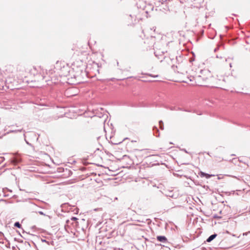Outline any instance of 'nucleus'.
I'll use <instances>...</instances> for the list:
<instances>
[{
	"mask_svg": "<svg viewBox=\"0 0 250 250\" xmlns=\"http://www.w3.org/2000/svg\"><path fill=\"white\" fill-rule=\"evenodd\" d=\"M200 74L194 77L197 85L208 86L213 83L214 79L209 70L208 69L201 70Z\"/></svg>",
	"mask_w": 250,
	"mask_h": 250,
	"instance_id": "f257e3e1",
	"label": "nucleus"
},
{
	"mask_svg": "<svg viewBox=\"0 0 250 250\" xmlns=\"http://www.w3.org/2000/svg\"><path fill=\"white\" fill-rule=\"evenodd\" d=\"M14 69V68L13 66L7 65L5 67L4 69L1 70L4 78H6L7 77H10V76H14L13 73Z\"/></svg>",
	"mask_w": 250,
	"mask_h": 250,
	"instance_id": "f03ea898",
	"label": "nucleus"
},
{
	"mask_svg": "<svg viewBox=\"0 0 250 250\" xmlns=\"http://www.w3.org/2000/svg\"><path fill=\"white\" fill-rule=\"evenodd\" d=\"M61 207L62 208L66 209V211L73 212L74 214H78L79 213V208H75L74 206H71L68 203H64Z\"/></svg>",
	"mask_w": 250,
	"mask_h": 250,
	"instance_id": "7ed1b4c3",
	"label": "nucleus"
},
{
	"mask_svg": "<svg viewBox=\"0 0 250 250\" xmlns=\"http://www.w3.org/2000/svg\"><path fill=\"white\" fill-rule=\"evenodd\" d=\"M3 87H6L7 88L12 89V83L15 82L14 76H10L5 79Z\"/></svg>",
	"mask_w": 250,
	"mask_h": 250,
	"instance_id": "20e7f679",
	"label": "nucleus"
},
{
	"mask_svg": "<svg viewBox=\"0 0 250 250\" xmlns=\"http://www.w3.org/2000/svg\"><path fill=\"white\" fill-rule=\"evenodd\" d=\"M21 162V158L18 155H15L11 159V163L14 165H17Z\"/></svg>",
	"mask_w": 250,
	"mask_h": 250,
	"instance_id": "39448f33",
	"label": "nucleus"
},
{
	"mask_svg": "<svg viewBox=\"0 0 250 250\" xmlns=\"http://www.w3.org/2000/svg\"><path fill=\"white\" fill-rule=\"evenodd\" d=\"M78 219L76 217H72L70 218V220L72 222V226L74 228H80L79 227V222L78 221Z\"/></svg>",
	"mask_w": 250,
	"mask_h": 250,
	"instance_id": "423d86ee",
	"label": "nucleus"
},
{
	"mask_svg": "<svg viewBox=\"0 0 250 250\" xmlns=\"http://www.w3.org/2000/svg\"><path fill=\"white\" fill-rule=\"evenodd\" d=\"M165 52L161 51L160 50H157L154 52V55L158 59H164V57H163Z\"/></svg>",
	"mask_w": 250,
	"mask_h": 250,
	"instance_id": "0eeeda50",
	"label": "nucleus"
},
{
	"mask_svg": "<svg viewBox=\"0 0 250 250\" xmlns=\"http://www.w3.org/2000/svg\"><path fill=\"white\" fill-rule=\"evenodd\" d=\"M74 90H77V89L74 88H69L66 91L65 94L67 95V96H75L77 94L73 92Z\"/></svg>",
	"mask_w": 250,
	"mask_h": 250,
	"instance_id": "6e6552de",
	"label": "nucleus"
},
{
	"mask_svg": "<svg viewBox=\"0 0 250 250\" xmlns=\"http://www.w3.org/2000/svg\"><path fill=\"white\" fill-rule=\"evenodd\" d=\"M156 239L157 241L162 242V243H166L167 242V239L165 236L163 235H158L156 237Z\"/></svg>",
	"mask_w": 250,
	"mask_h": 250,
	"instance_id": "1a4fd4ad",
	"label": "nucleus"
},
{
	"mask_svg": "<svg viewBox=\"0 0 250 250\" xmlns=\"http://www.w3.org/2000/svg\"><path fill=\"white\" fill-rule=\"evenodd\" d=\"M137 221L143 224H147L148 225H149L151 223V220L150 219L143 218L138 219Z\"/></svg>",
	"mask_w": 250,
	"mask_h": 250,
	"instance_id": "9d476101",
	"label": "nucleus"
},
{
	"mask_svg": "<svg viewBox=\"0 0 250 250\" xmlns=\"http://www.w3.org/2000/svg\"><path fill=\"white\" fill-rule=\"evenodd\" d=\"M198 174L200 176V177H205L207 179H209L211 176H213L212 175H211V174L205 173V172H203V171H200Z\"/></svg>",
	"mask_w": 250,
	"mask_h": 250,
	"instance_id": "9b49d317",
	"label": "nucleus"
},
{
	"mask_svg": "<svg viewBox=\"0 0 250 250\" xmlns=\"http://www.w3.org/2000/svg\"><path fill=\"white\" fill-rule=\"evenodd\" d=\"M22 130V129H15V130H9L8 131H7V132H5V133H4L2 136H5L7 134H8L10 133H17V132H21Z\"/></svg>",
	"mask_w": 250,
	"mask_h": 250,
	"instance_id": "f8f14e48",
	"label": "nucleus"
},
{
	"mask_svg": "<svg viewBox=\"0 0 250 250\" xmlns=\"http://www.w3.org/2000/svg\"><path fill=\"white\" fill-rule=\"evenodd\" d=\"M217 236V234L215 233L214 234L210 235L206 240V242L208 243H209L211 242L213 239H214L216 236Z\"/></svg>",
	"mask_w": 250,
	"mask_h": 250,
	"instance_id": "ddd939ff",
	"label": "nucleus"
},
{
	"mask_svg": "<svg viewBox=\"0 0 250 250\" xmlns=\"http://www.w3.org/2000/svg\"><path fill=\"white\" fill-rule=\"evenodd\" d=\"M153 132L154 135L156 137H158L160 136V132H159V130L158 128H157V127H156L155 126L153 127Z\"/></svg>",
	"mask_w": 250,
	"mask_h": 250,
	"instance_id": "4468645a",
	"label": "nucleus"
},
{
	"mask_svg": "<svg viewBox=\"0 0 250 250\" xmlns=\"http://www.w3.org/2000/svg\"><path fill=\"white\" fill-rule=\"evenodd\" d=\"M176 59L178 64H180L183 61V58L181 56H179V57L176 56Z\"/></svg>",
	"mask_w": 250,
	"mask_h": 250,
	"instance_id": "2eb2a0df",
	"label": "nucleus"
},
{
	"mask_svg": "<svg viewBox=\"0 0 250 250\" xmlns=\"http://www.w3.org/2000/svg\"><path fill=\"white\" fill-rule=\"evenodd\" d=\"M159 127L160 129L163 130L164 129V125L163 122L162 120L159 121Z\"/></svg>",
	"mask_w": 250,
	"mask_h": 250,
	"instance_id": "dca6fc26",
	"label": "nucleus"
},
{
	"mask_svg": "<svg viewBox=\"0 0 250 250\" xmlns=\"http://www.w3.org/2000/svg\"><path fill=\"white\" fill-rule=\"evenodd\" d=\"M72 222H71V220H70V219H68L65 222V228L66 227V226H72Z\"/></svg>",
	"mask_w": 250,
	"mask_h": 250,
	"instance_id": "f3484780",
	"label": "nucleus"
},
{
	"mask_svg": "<svg viewBox=\"0 0 250 250\" xmlns=\"http://www.w3.org/2000/svg\"><path fill=\"white\" fill-rule=\"evenodd\" d=\"M14 226L19 229L21 228V225L19 222H16L14 223Z\"/></svg>",
	"mask_w": 250,
	"mask_h": 250,
	"instance_id": "a211bd4d",
	"label": "nucleus"
},
{
	"mask_svg": "<svg viewBox=\"0 0 250 250\" xmlns=\"http://www.w3.org/2000/svg\"><path fill=\"white\" fill-rule=\"evenodd\" d=\"M36 212H37V213H39L40 214L42 215H44V216H47V215H46L45 214H44V213H43V211H39V210H36Z\"/></svg>",
	"mask_w": 250,
	"mask_h": 250,
	"instance_id": "6ab92c4d",
	"label": "nucleus"
},
{
	"mask_svg": "<svg viewBox=\"0 0 250 250\" xmlns=\"http://www.w3.org/2000/svg\"><path fill=\"white\" fill-rule=\"evenodd\" d=\"M171 110H176V108L175 106H171L169 108Z\"/></svg>",
	"mask_w": 250,
	"mask_h": 250,
	"instance_id": "aec40b11",
	"label": "nucleus"
},
{
	"mask_svg": "<svg viewBox=\"0 0 250 250\" xmlns=\"http://www.w3.org/2000/svg\"><path fill=\"white\" fill-rule=\"evenodd\" d=\"M23 136H24V140H25V141L27 145H29V146H31V144H30V143H29V142H28L26 140V139H25V134H23Z\"/></svg>",
	"mask_w": 250,
	"mask_h": 250,
	"instance_id": "412c9836",
	"label": "nucleus"
},
{
	"mask_svg": "<svg viewBox=\"0 0 250 250\" xmlns=\"http://www.w3.org/2000/svg\"><path fill=\"white\" fill-rule=\"evenodd\" d=\"M149 76L151 77H153V78H157V77H159V76L158 75H152V74H149Z\"/></svg>",
	"mask_w": 250,
	"mask_h": 250,
	"instance_id": "4be33fe9",
	"label": "nucleus"
},
{
	"mask_svg": "<svg viewBox=\"0 0 250 250\" xmlns=\"http://www.w3.org/2000/svg\"><path fill=\"white\" fill-rule=\"evenodd\" d=\"M243 235H246V236L249 235V237H250V231H249V232H246V233H244V234H243Z\"/></svg>",
	"mask_w": 250,
	"mask_h": 250,
	"instance_id": "5701e85b",
	"label": "nucleus"
},
{
	"mask_svg": "<svg viewBox=\"0 0 250 250\" xmlns=\"http://www.w3.org/2000/svg\"><path fill=\"white\" fill-rule=\"evenodd\" d=\"M24 245H25V246H26V247H27V246H30V243H29L28 242H26V241H25V242H24Z\"/></svg>",
	"mask_w": 250,
	"mask_h": 250,
	"instance_id": "b1692460",
	"label": "nucleus"
},
{
	"mask_svg": "<svg viewBox=\"0 0 250 250\" xmlns=\"http://www.w3.org/2000/svg\"><path fill=\"white\" fill-rule=\"evenodd\" d=\"M4 239L8 242L7 245H6V246L7 247H8V248H10V243H9V242L6 239V238H4Z\"/></svg>",
	"mask_w": 250,
	"mask_h": 250,
	"instance_id": "393cba45",
	"label": "nucleus"
},
{
	"mask_svg": "<svg viewBox=\"0 0 250 250\" xmlns=\"http://www.w3.org/2000/svg\"><path fill=\"white\" fill-rule=\"evenodd\" d=\"M4 160V157H0V162H3Z\"/></svg>",
	"mask_w": 250,
	"mask_h": 250,
	"instance_id": "a878e982",
	"label": "nucleus"
},
{
	"mask_svg": "<svg viewBox=\"0 0 250 250\" xmlns=\"http://www.w3.org/2000/svg\"><path fill=\"white\" fill-rule=\"evenodd\" d=\"M42 241L43 242H46L47 243L48 245H49V242L48 241H47L45 239H42Z\"/></svg>",
	"mask_w": 250,
	"mask_h": 250,
	"instance_id": "bb28decb",
	"label": "nucleus"
},
{
	"mask_svg": "<svg viewBox=\"0 0 250 250\" xmlns=\"http://www.w3.org/2000/svg\"><path fill=\"white\" fill-rule=\"evenodd\" d=\"M31 205L33 206V207H35V208H39L38 206H36L35 204H32Z\"/></svg>",
	"mask_w": 250,
	"mask_h": 250,
	"instance_id": "cd10ccee",
	"label": "nucleus"
},
{
	"mask_svg": "<svg viewBox=\"0 0 250 250\" xmlns=\"http://www.w3.org/2000/svg\"><path fill=\"white\" fill-rule=\"evenodd\" d=\"M0 236L4 237V234L1 231H0Z\"/></svg>",
	"mask_w": 250,
	"mask_h": 250,
	"instance_id": "c85d7f7f",
	"label": "nucleus"
},
{
	"mask_svg": "<svg viewBox=\"0 0 250 250\" xmlns=\"http://www.w3.org/2000/svg\"><path fill=\"white\" fill-rule=\"evenodd\" d=\"M182 150L183 151H184L185 152L187 153H188V152L187 151V150L185 148L183 149Z\"/></svg>",
	"mask_w": 250,
	"mask_h": 250,
	"instance_id": "c756f323",
	"label": "nucleus"
},
{
	"mask_svg": "<svg viewBox=\"0 0 250 250\" xmlns=\"http://www.w3.org/2000/svg\"><path fill=\"white\" fill-rule=\"evenodd\" d=\"M176 110L182 111V110H183V109L180 107H178L177 108H176Z\"/></svg>",
	"mask_w": 250,
	"mask_h": 250,
	"instance_id": "7c9ffc66",
	"label": "nucleus"
},
{
	"mask_svg": "<svg viewBox=\"0 0 250 250\" xmlns=\"http://www.w3.org/2000/svg\"><path fill=\"white\" fill-rule=\"evenodd\" d=\"M182 111H186V112H190V111L188 110H186L185 109H183Z\"/></svg>",
	"mask_w": 250,
	"mask_h": 250,
	"instance_id": "2f4dec72",
	"label": "nucleus"
},
{
	"mask_svg": "<svg viewBox=\"0 0 250 250\" xmlns=\"http://www.w3.org/2000/svg\"><path fill=\"white\" fill-rule=\"evenodd\" d=\"M218 50V48H215V49H214V52H216V51H217Z\"/></svg>",
	"mask_w": 250,
	"mask_h": 250,
	"instance_id": "473e14b6",
	"label": "nucleus"
},
{
	"mask_svg": "<svg viewBox=\"0 0 250 250\" xmlns=\"http://www.w3.org/2000/svg\"><path fill=\"white\" fill-rule=\"evenodd\" d=\"M129 16L131 17V18L135 17V16L134 15H130Z\"/></svg>",
	"mask_w": 250,
	"mask_h": 250,
	"instance_id": "72a5a7b5",
	"label": "nucleus"
},
{
	"mask_svg": "<svg viewBox=\"0 0 250 250\" xmlns=\"http://www.w3.org/2000/svg\"><path fill=\"white\" fill-rule=\"evenodd\" d=\"M18 241H19V242H21V243H23V240H18Z\"/></svg>",
	"mask_w": 250,
	"mask_h": 250,
	"instance_id": "f704fd0d",
	"label": "nucleus"
},
{
	"mask_svg": "<svg viewBox=\"0 0 250 250\" xmlns=\"http://www.w3.org/2000/svg\"><path fill=\"white\" fill-rule=\"evenodd\" d=\"M4 201H5L4 200H3V199L0 200V202H4Z\"/></svg>",
	"mask_w": 250,
	"mask_h": 250,
	"instance_id": "c9c22d12",
	"label": "nucleus"
},
{
	"mask_svg": "<svg viewBox=\"0 0 250 250\" xmlns=\"http://www.w3.org/2000/svg\"><path fill=\"white\" fill-rule=\"evenodd\" d=\"M168 196H169V197H173V195H171V194H170V195H169Z\"/></svg>",
	"mask_w": 250,
	"mask_h": 250,
	"instance_id": "e433bc0d",
	"label": "nucleus"
},
{
	"mask_svg": "<svg viewBox=\"0 0 250 250\" xmlns=\"http://www.w3.org/2000/svg\"><path fill=\"white\" fill-rule=\"evenodd\" d=\"M140 226H144L145 225L144 224H140V225H139Z\"/></svg>",
	"mask_w": 250,
	"mask_h": 250,
	"instance_id": "4c0bfd02",
	"label": "nucleus"
},
{
	"mask_svg": "<svg viewBox=\"0 0 250 250\" xmlns=\"http://www.w3.org/2000/svg\"><path fill=\"white\" fill-rule=\"evenodd\" d=\"M145 12L146 14H148V11L146 10Z\"/></svg>",
	"mask_w": 250,
	"mask_h": 250,
	"instance_id": "58836bf2",
	"label": "nucleus"
},
{
	"mask_svg": "<svg viewBox=\"0 0 250 250\" xmlns=\"http://www.w3.org/2000/svg\"><path fill=\"white\" fill-rule=\"evenodd\" d=\"M183 164L184 165H188L189 164L188 163H184Z\"/></svg>",
	"mask_w": 250,
	"mask_h": 250,
	"instance_id": "ea45409f",
	"label": "nucleus"
},
{
	"mask_svg": "<svg viewBox=\"0 0 250 250\" xmlns=\"http://www.w3.org/2000/svg\"><path fill=\"white\" fill-rule=\"evenodd\" d=\"M174 67H175V65L173 64V65H172V67L173 68Z\"/></svg>",
	"mask_w": 250,
	"mask_h": 250,
	"instance_id": "a19ab883",
	"label": "nucleus"
},
{
	"mask_svg": "<svg viewBox=\"0 0 250 250\" xmlns=\"http://www.w3.org/2000/svg\"><path fill=\"white\" fill-rule=\"evenodd\" d=\"M214 218H217L218 217L216 215H215V216H214Z\"/></svg>",
	"mask_w": 250,
	"mask_h": 250,
	"instance_id": "79ce46f5",
	"label": "nucleus"
},
{
	"mask_svg": "<svg viewBox=\"0 0 250 250\" xmlns=\"http://www.w3.org/2000/svg\"><path fill=\"white\" fill-rule=\"evenodd\" d=\"M232 236H234V237H236V235H235V234H233V235H232Z\"/></svg>",
	"mask_w": 250,
	"mask_h": 250,
	"instance_id": "37998d69",
	"label": "nucleus"
},
{
	"mask_svg": "<svg viewBox=\"0 0 250 250\" xmlns=\"http://www.w3.org/2000/svg\"><path fill=\"white\" fill-rule=\"evenodd\" d=\"M7 130V129H6V128L5 127V128H4V131H5V130Z\"/></svg>",
	"mask_w": 250,
	"mask_h": 250,
	"instance_id": "c03bdc74",
	"label": "nucleus"
},
{
	"mask_svg": "<svg viewBox=\"0 0 250 250\" xmlns=\"http://www.w3.org/2000/svg\"><path fill=\"white\" fill-rule=\"evenodd\" d=\"M33 69L35 71H36V68L35 67H33Z\"/></svg>",
	"mask_w": 250,
	"mask_h": 250,
	"instance_id": "a18cd8bd",
	"label": "nucleus"
},
{
	"mask_svg": "<svg viewBox=\"0 0 250 250\" xmlns=\"http://www.w3.org/2000/svg\"><path fill=\"white\" fill-rule=\"evenodd\" d=\"M226 232H227V233H229V232L228 231H226Z\"/></svg>",
	"mask_w": 250,
	"mask_h": 250,
	"instance_id": "49530a36",
	"label": "nucleus"
},
{
	"mask_svg": "<svg viewBox=\"0 0 250 250\" xmlns=\"http://www.w3.org/2000/svg\"><path fill=\"white\" fill-rule=\"evenodd\" d=\"M14 239H15V241H17V238H15Z\"/></svg>",
	"mask_w": 250,
	"mask_h": 250,
	"instance_id": "de8ad7c7",
	"label": "nucleus"
},
{
	"mask_svg": "<svg viewBox=\"0 0 250 250\" xmlns=\"http://www.w3.org/2000/svg\"><path fill=\"white\" fill-rule=\"evenodd\" d=\"M153 7H151V10H153Z\"/></svg>",
	"mask_w": 250,
	"mask_h": 250,
	"instance_id": "09e8293b",
	"label": "nucleus"
},
{
	"mask_svg": "<svg viewBox=\"0 0 250 250\" xmlns=\"http://www.w3.org/2000/svg\"><path fill=\"white\" fill-rule=\"evenodd\" d=\"M229 65H230V67H231V63L229 64Z\"/></svg>",
	"mask_w": 250,
	"mask_h": 250,
	"instance_id": "8fccbe9b",
	"label": "nucleus"
},
{
	"mask_svg": "<svg viewBox=\"0 0 250 250\" xmlns=\"http://www.w3.org/2000/svg\"><path fill=\"white\" fill-rule=\"evenodd\" d=\"M11 126H13V125H12L9 126V127H11Z\"/></svg>",
	"mask_w": 250,
	"mask_h": 250,
	"instance_id": "3c124183",
	"label": "nucleus"
}]
</instances>
